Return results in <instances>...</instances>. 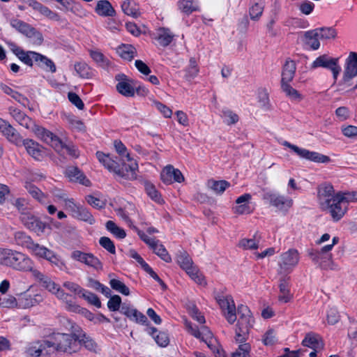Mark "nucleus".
Returning a JSON list of instances; mask_svg holds the SVG:
<instances>
[{
    "instance_id": "1",
    "label": "nucleus",
    "mask_w": 357,
    "mask_h": 357,
    "mask_svg": "<svg viewBox=\"0 0 357 357\" xmlns=\"http://www.w3.org/2000/svg\"><path fill=\"white\" fill-rule=\"evenodd\" d=\"M317 199L320 208L337 222L347 213L349 204L357 202V192H335L331 184L325 183L317 188Z\"/></svg>"
},
{
    "instance_id": "2",
    "label": "nucleus",
    "mask_w": 357,
    "mask_h": 357,
    "mask_svg": "<svg viewBox=\"0 0 357 357\" xmlns=\"http://www.w3.org/2000/svg\"><path fill=\"white\" fill-rule=\"evenodd\" d=\"M114 147L121 157V165L109 155L105 154L101 151L96 152L98 161L110 172H113L121 178L128 180L136 179L138 170L137 162L130 157L126 147L121 141H115Z\"/></svg>"
},
{
    "instance_id": "3",
    "label": "nucleus",
    "mask_w": 357,
    "mask_h": 357,
    "mask_svg": "<svg viewBox=\"0 0 357 357\" xmlns=\"http://www.w3.org/2000/svg\"><path fill=\"white\" fill-rule=\"evenodd\" d=\"M0 263L20 271H34L32 260L26 255L10 249H0Z\"/></svg>"
},
{
    "instance_id": "4",
    "label": "nucleus",
    "mask_w": 357,
    "mask_h": 357,
    "mask_svg": "<svg viewBox=\"0 0 357 357\" xmlns=\"http://www.w3.org/2000/svg\"><path fill=\"white\" fill-rule=\"evenodd\" d=\"M32 275L38 280L43 288L54 295L58 299L65 302L68 310L76 312L78 310L79 307L71 300H69L70 296L64 292L59 284H56L50 278L45 275L38 270L32 271Z\"/></svg>"
},
{
    "instance_id": "5",
    "label": "nucleus",
    "mask_w": 357,
    "mask_h": 357,
    "mask_svg": "<svg viewBox=\"0 0 357 357\" xmlns=\"http://www.w3.org/2000/svg\"><path fill=\"white\" fill-rule=\"evenodd\" d=\"M236 316L238 318L235 329V341L237 343L245 342L248 339L249 331L253 326L254 319L250 309L243 305L238 307Z\"/></svg>"
},
{
    "instance_id": "6",
    "label": "nucleus",
    "mask_w": 357,
    "mask_h": 357,
    "mask_svg": "<svg viewBox=\"0 0 357 357\" xmlns=\"http://www.w3.org/2000/svg\"><path fill=\"white\" fill-rule=\"evenodd\" d=\"M65 321V327L70 332V334L58 333L53 335L51 339L53 342L56 351L74 353L79 350V343L74 333L70 330V325Z\"/></svg>"
},
{
    "instance_id": "7",
    "label": "nucleus",
    "mask_w": 357,
    "mask_h": 357,
    "mask_svg": "<svg viewBox=\"0 0 357 357\" xmlns=\"http://www.w3.org/2000/svg\"><path fill=\"white\" fill-rule=\"evenodd\" d=\"M338 241L337 237H333L331 244L322 247L319 250H310L308 252V256L315 264H318L321 268L337 270V266L333 262L332 254L329 252L338 243Z\"/></svg>"
},
{
    "instance_id": "8",
    "label": "nucleus",
    "mask_w": 357,
    "mask_h": 357,
    "mask_svg": "<svg viewBox=\"0 0 357 357\" xmlns=\"http://www.w3.org/2000/svg\"><path fill=\"white\" fill-rule=\"evenodd\" d=\"M15 236L18 238L24 239V242L27 243V248L33 255L37 257L45 259L52 264H54L58 266L60 265H63V261L59 259V258L54 253L53 251L49 250L43 245L34 243L29 236H26L23 233H17Z\"/></svg>"
},
{
    "instance_id": "9",
    "label": "nucleus",
    "mask_w": 357,
    "mask_h": 357,
    "mask_svg": "<svg viewBox=\"0 0 357 357\" xmlns=\"http://www.w3.org/2000/svg\"><path fill=\"white\" fill-rule=\"evenodd\" d=\"M300 258V253L295 248H290L282 252L278 261V274L280 277H288L298 266Z\"/></svg>"
},
{
    "instance_id": "10",
    "label": "nucleus",
    "mask_w": 357,
    "mask_h": 357,
    "mask_svg": "<svg viewBox=\"0 0 357 357\" xmlns=\"http://www.w3.org/2000/svg\"><path fill=\"white\" fill-rule=\"evenodd\" d=\"M8 112L20 126L33 132L40 139L45 137L44 135L45 133L49 135V136L51 135L50 131L36 125L30 117L19 109L10 107L8 108Z\"/></svg>"
},
{
    "instance_id": "11",
    "label": "nucleus",
    "mask_w": 357,
    "mask_h": 357,
    "mask_svg": "<svg viewBox=\"0 0 357 357\" xmlns=\"http://www.w3.org/2000/svg\"><path fill=\"white\" fill-rule=\"evenodd\" d=\"M177 261L180 266L185 270L187 274L196 283L203 285L206 284L204 276L199 271L197 267L193 264L192 259L186 252L181 251L179 252L177 256Z\"/></svg>"
},
{
    "instance_id": "12",
    "label": "nucleus",
    "mask_w": 357,
    "mask_h": 357,
    "mask_svg": "<svg viewBox=\"0 0 357 357\" xmlns=\"http://www.w3.org/2000/svg\"><path fill=\"white\" fill-rule=\"evenodd\" d=\"M26 351L31 357H52L56 353L51 337L32 343Z\"/></svg>"
},
{
    "instance_id": "13",
    "label": "nucleus",
    "mask_w": 357,
    "mask_h": 357,
    "mask_svg": "<svg viewBox=\"0 0 357 357\" xmlns=\"http://www.w3.org/2000/svg\"><path fill=\"white\" fill-rule=\"evenodd\" d=\"M10 25L19 32L26 36L33 45H40L42 44L43 40L42 33L29 24L22 20L14 19L10 21Z\"/></svg>"
},
{
    "instance_id": "14",
    "label": "nucleus",
    "mask_w": 357,
    "mask_h": 357,
    "mask_svg": "<svg viewBox=\"0 0 357 357\" xmlns=\"http://www.w3.org/2000/svg\"><path fill=\"white\" fill-rule=\"evenodd\" d=\"M284 146L290 149L298 157L306 159L315 162L326 163L330 161V158L327 155H322L315 151H310L307 149L300 148L287 141L282 142Z\"/></svg>"
},
{
    "instance_id": "15",
    "label": "nucleus",
    "mask_w": 357,
    "mask_h": 357,
    "mask_svg": "<svg viewBox=\"0 0 357 357\" xmlns=\"http://www.w3.org/2000/svg\"><path fill=\"white\" fill-rule=\"evenodd\" d=\"M50 134L51 135L49 136V135L45 133L44 135L45 137H43L41 140L49 144L59 153L63 154L66 153L73 158H77L79 156V151L74 145L64 144L59 138L52 132H50Z\"/></svg>"
},
{
    "instance_id": "16",
    "label": "nucleus",
    "mask_w": 357,
    "mask_h": 357,
    "mask_svg": "<svg viewBox=\"0 0 357 357\" xmlns=\"http://www.w3.org/2000/svg\"><path fill=\"white\" fill-rule=\"evenodd\" d=\"M357 76V53L351 52L346 59L341 84L346 87L351 86V80Z\"/></svg>"
},
{
    "instance_id": "17",
    "label": "nucleus",
    "mask_w": 357,
    "mask_h": 357,
    "mask_svg": "<svg viewBox=\"0 0 357 357\" xmlns=\"http://www.w3.org/2000/svg\"><path fill=\"white\" fill-rule=\"evenodd\" d=\"M227 321L233 324L237 319L236 306L231 296H219L216 298Z\"/></svg>"
},
{
    "instance_id": "18",
    "label": "nucleus",
    "mask_w": 357,
    "mask_h": 357,
    "mask_svg": "<svg viewBox=\"0 0 357 357\" xmlns=\"http://www.w3.org/2000/svg\"><path fill=\"white\" fill-rule=\"evenodd\" d=\"M20 220L27 229L36 233L38 236L43 234L47 227L46 223L42 222L38 217L35 216L30 211L23 213L20 215Z\"/></svg>"
},
{
    "instance_id": "19",
    "label": "nucleus",
    "mask_w": 357,
    "mask_h": 357,
    "mask_svg": "<svg viewBox=\"0 0 357 357\" xmlns=\"http://www.w3.org/2000/svg\"><path fill=\"white\" fill-rule=\"evenodd\" d=\"M311 67L312 68L323 67L330 69L333 73L335 81H336L341 72V67L338 65V59L330 58L326 54L317 57L312 63Z\"/></svg>"
},
{
    "instance_id": "20",
    "label": "nucleus",
    "mask_w": 357,
    "mask_h": 357,
    "mask_svg": "<svg viewBox=\"0 0 357 357\" xmlns=\"http://www.w3.org/2000/svg\"><path fill=\"white\" fill-rule=\"evenodd\" d=\"M70 325V330L74 333L77 339L79 347L83 345L86 349L91 351H96L97 345L96 342L82 330V328L72 321H67Z\"/></svg>"
},
{
    "instance_id": "21",
    "label": "nucleus",
    "mask_w": 357,
    "mask_h": 357,
    "mask_svg": "<svg viewBox=\"0 0 357 357\" xmlns=\"http://www.w3.org/2000/svg\"><path fill=\"white\" fill-rule=\"evenodd\" d=\"M264 199L280 211H287L293 205V200L284 195L274 192H267L264 196Z\"/></svg>"
},
{
    "instance_id": "22",
    "label": "nucleus",
    "mask_w": 357,
    "mask_h": 357,
    "mask_svg": "<svg viewBox=\"0 0 357 357\" xmlns=\"http://www.w3.org/2000/svg\"><path fill=\"white\" fill-rule=\"evenodd\" d=\"M19 308L26 309L35 306L44 300V295L40 291H36L33 293L29 291L21 294L18 296Z\"/></svg>"
},
{
    "instance_id": "23",
    "label": "nucleus",
    "mask_w": 357,
    "mask_h": 357,
    "mask_svg": "<svg viewBox=\"0 0 357 357\" xmlns=\"http://www.w3.org/2000/svg\"><path fill=\"white\" fill-rule=\"evenodd\" d=\"M0 132L11 143L22 146L23 139L20 134L8 121L0 118Z\"/></svg>"
},
{
    "instance_id": "24",
    "label": "nucleus",
    "mask_w": 357,
    "mask_h": 357,
    "mask_svg": "<svg viewBox=\"0 0 357 357\" xmlns=\"http://www.w3.org/2000/svg\"><path fill=\"white\" fill-rule=\"evenodd\" d=\"M185 326L189 333L195 337L204 342L208 347H211L214 340L213 333L208 327L202 326L199 328H197L196 327H193L188 321H185Z\"/></svg>"
},
{
    "instance_id": "25",
    "label": "nucleus",
    "mask_w": 357,
    "mask_h": 357,
    "mask_svg": "<svg viewBox=\"0 0 357 357\" xmlns=\"http://www.w3.org/2000/svg\"><path fill=\"white\" fill-rule=\"evenodd\" d=\"M160 177L163 183L171 184L173 182L181 183L184 181V177L178 169L172 165H167L161 172Z\"/></svg>"
},
{
    "instance_id": "26",
    "label": "nucleus",
    "mask_w": 357,
    "mask_h": 357,
    "mask_svg": "<svg viewBox=\"0 0 357 357\" xmlns=\"http://www.w3.org/2000/svg\"><path fill=\"white\" fill-rule=\"evenodd\" d=\"M22 146H24L27 153L36 160H41L46 155L45 148L31 139H23Z\"/></svg>"
},
{
    "instance_id": "27",
    "label": "nucleus",
    "mask_w": 357,
    "mask_h": 357,
    "mask_svg": "<svg viewBox=\"0 0 357 357\" xmlns=\"http://www.w3.org/2000/svg\"><path fill=\"white\" fill-rule=\"evenodd\" d=\"M116 79L118 81L116 86V90L119 93L126 97H132L135 95V89L125 75L119 74L116 75Z\"/></svg>"
},
{
    "instance_id": "28",
    "label": "nucleus",
    "mask_w": 357,
    "mask_h": 357,
    "mask_svg": "<svg viewBox=\"0 0 357 357\" xmlns=\"http://www.w3.org/2000/svg\"><path fill=\"white\" fill-rule=\"evenodd\" d=\"M289 277H280L279 280L278 300L282 303H288L293 298V294H291L289 289Z\"/></svg>"
},
{
    "instance_id": "29",
    "label": "nucleus",
    "mask_w": 357,
    "mask_h": 357,
    "mask_svg": "<svg viewBox=\"0 0 357 357\" xmlns=\"http://www.w3.org/2000/svg\"><path fill=\"white\" fill-rule=\"evenodd\" d=\"M251 197V195L248 193L244 194L238 197L236 200V206L233 208L234 213L239 215L250 213L252 210L249 204Z\"/></svg>"
},
{
    "instance_id": "30",
    "label": "nucleus",
    "mask_w": 357,
    "mask_h": 357,
    "mask_svg": "<svg viewBox=\"0 0 357 357\" xmlns=\"http://www.w3.org/2000/svg\"><path fill=\"white\" fill-rule=\"evenodd\" d=\"M66 175L73 182H78L86 186L90 185V181L84 174L76 167H69L66 170Z\"/></svg>"
},
{
    "instance_id": "31",
    "label": "nucleus",
    "mask_w": 357,
    "mask_h": 357,
    "mask_svg": "<svg viewBox=\"0 0 357 357\" xmlns=\"http://www.w3.org/2000/svg\"><path fill=\"white\" fill-rule=\"evenodd\" d=\"M175 35L169 29L161 27L157 30L155 39L162 47L168 46L174 40Z\"/></svg>"
},
{
    "instance_id": "32",
    "label": "nucleus",
    "mask_w": 357,
    "mask_h": 357,
    "mask_svg": "<svg viewBox=\"0 0 357 357\" xmlns=\"http://www.w3.org/2000/svg\"><path fill=\"white\" fill-rule=\"evenodd\" d=\"M296 69V66L295 62L292 60L287 59L283 66L281 82H291L295 75Z\"/></svg>"
},
{
    "instance_id": "33",
    "label": "nucleus",
    "mask_w": 357,
    "mask_h": 357,
    "mask_svg": "<svg viewBox=\"0 0 357 357\" xmlns=\"http://www.w3.org/2000/svg\"><path fill=\"white\" fill-rule=\"evenodd\" d=\"M304 347L311 348L314 350L321 349L324 347L320 337L314 333H307L302 342Z\"/></svg>"
},
{
    "instance_id": "34",
    "label": "nucleus",
    "mask_w": 357,
    "mask_h": 357,
    "mask_svg": "<svg viewBox=\"0 0 357 357\" xmlns=\"http://www.w3.org/2000/svg\"><path fill=\"white\" fill-rule=\"evenodd\" d=\"M116 53L121 59L130 61L137 55V50L131 45L122 44L116 48Z\"/></svg>"
},
{
    "instance_id": "35",
    "label": "nucleus",
    "mask_w": 357,
    "mask_h": 357,
    "mask_svg": "<svg viewBox=\"0 0 357 357\" xmlns=\"http://www.w3.org/2000/svg\"><path fill=\"white\" fill-rule=\"evenodd\" d=\"M264 9V0H252V5L249 9L250 19L254 21H258Z\"/></svg>"
},
{
    "instance_id": "36",
    "label": "nucleus",
    "mask_w": 357,
    "mask_h": 357,
    "mask_svg": "<svg viewBox=\"0 0 357 357\" xmlns=\"http://www.w3.org/2000/svg\"><path fill=\"white\" fill-rule=\"evenodd\" d=\"M96 12L100 16H114L115 10L107 0H101L97 3Z\"/></svg>"
},
{
    "instance_id": "37",
    "label": "nucleus",
    "mask_w": 357,
    "mask_h": 357,
    "mask_svg": "<svg viewBox=\"0 0 357 357\" xmlns=\"http://www.w3.org/2000/svg\"><path fill=\"white\" fill-rule=\"evenodd\" d=\"M319 37L314 29L305 32L304 40L306 45L310 46L312 50H317L320 47Z\"/></svg>"
},
{
    "instance_id": "38",
    "label": "nucleus",
    "mask_w": 357,
    "mask_h": 357,
    "mask_svg": "<svg viewBox=\"0 0 357 357\" xmlns=\"http://www.w3.org/2000/svg\"><path fill=\"white\" fill-rule=\"evenodd\" d=\"M178 9L184 14L189 15L194 11L199 10L197 2L190 0H181L178 2Z\"/></svg>"
},
{
    "instance_id": "39",
    "label": "nucleus",
    "mask_w": 357,
    "mask_h": 357,
    "mask_svg": "<svg viewBox=\"0 0 357 357\" xmlns=\"http://www.w3.org/2000/svg\"><path fill=\"white\" fill-rule=\"evenodd\" d=\"M74 69L78 76L84 79H89L93 76V70L85 62H77L74 65Z\"/></svg>"
},
{
    "instance_id": "40",
    "label": "nucleus",
    "mask_w": 357,
    "mask_h": 357,
    "mask_svg": "<svg viewBox=\"0 0 357 357\" xmlns=\"http://www.w3.org/2000/svg\"><path fill=\"white\" fill-rule=\"evenodd\" d=\"M122 10L127 15L132 16L135 18L140 15L139 6L132 0H125L121 4Z\"/></svg>"
},
{
    "instance_id": "41",
    "label": "nucleus",
    "mask_w": 357,
    "mask_h": 357,
    "mask_svg": "<svg viewBox=\"0 0 357 357\" xmlns=\"http://www.w3.org/2000/svg\"><path fill=\"white\" fill-rule=\"evenodd\" d=\"M72 216L84 222L92 225L95 222V220L91 213L82 205L77 208V209L72 214Z\"/></svg>"
},
{
    "instance_id": "42",
    "label": "nucleus",
    "mask_w": 357,
    "mask_h": 357,
    "mask_svg": "<svg viewBox=\"0 0 357 357\" xmlns=\"http://www.w3.org/2000/svg\"><path fill=\"white\" fill-rule=\"evenodd\" d=\"M260 237L255 234L252 238H243L238 242V247L243 250H257L259 248Z\"/></svg>"
},
{
    "instance_id": "43",
    "label": "nucleus",
    "mask_w": 357,
    "mask_h": 357,
    "mask_svg": "<svg viewBox=\"0 0 357 357\" xmlns=\"http://www.w3.org/2000/svg\"><path fill=\"white\" fill-rule=\"evenodd\" d=\"M33 56L35 57V61L38 63L40 67L49 70L52 73L56 72V66L51 59L39 53L33 54Z\"/></svg>"
},
{
    "instance_id": "44",
    "label": "nucleus",
    "mask_w": 357,
    "mask_h": 357,
    "mask_svg": "<svg viewBox=\"0 0 357 357\" xmlns=\"http://www.w3.org/2000/svg\"><path fill=\"white\" fill-rule=\"evenodd\" d=\"M89 55L97 64L102 68L108 67L110 64L109 59L98 50H90Z\"/></svg>"
},
{
    "instance_id": "45",
    "label": "nucleus",
    "mask_w": 357,
    "mask_h": 357,
    "mask_svg": "<svg viewBox=\"0 0 357 357\" xmlns=\"http://www.w3.org/2000/svg\"><path fill=\"white\" fill-rule=\"evenodd\" d=\"M281 88L286 96L292 100L301 101L303 99L302 95L294 89L289 82H281Z\"/></svg>"
},
{
    "instance_id": "46",
    "label": "nucleus",
    "mask_w": 357,
    "mask_h": 357,
    "mask_svg": "<svg viewBox=\"0 0 357 357\" xmlns=\"http://www.w3.org/2000/svg\"><path fill=\"white\" fill-rule=\"evenodd\" d=\"M157 329L155 328H150L148 329V333L153 336L156 343L160 347H166L169 344V337L165 332H160L157 335Z\"/></svg>"
},
{
    "instance_id": "47",
    "label": "nucleus",
    "mask_w": 357,
    "mask_h": 357,
    "mask_svg": "<svg viewBox=\"0 0 357 357\" xmlns=\"http://www.w3.org/2000/svg\"><path fill=\"white\" fill-rule=\"evenodd\" d=\"M315 30L321 40L335 39L337 36V31L333 27H321Z\"/></svg>"
},
{
    "instance_id": "48",
    "label": "nucleus",
    "mask_w": 357,
    "mask_h": 357,
    "mask_svg": "<svg viewBox=\"0 0 357 357\" xmlns=\"http://www.w3.org/2000/svg\"><path fill=\"white\" fill-rule=\"evenodd\" d=\"M15 54L17 57L25 64L31 66L33 65V61H35V57L33 56V54H38L36 52L29 51L24 52L22 49L17 48L15 50Z\"/></svg>"
},
{
    "instance_id": "49",
    "label": "nucleus",
    "mask_w": 357,
    "mask_h": 357,
    "mask_svg": "<svg viewBox=\"0 0 357 357\" xmlns=\"http://www.w3.org/2000/svg\"><path fill=\"white\" fill-rule=\"evenodd\" d=\"M229 183L226 181H214L210 180L208 181V186L214 192L217 194L222 193L229 186Z\"/></svg>"
},
{
    "instance_id": "50",
    "label": "nucleus",
    "mask_w": 357,
    "mask_h": 357,
    "mask_svg": "<svg viewBox=\"0 0 357 357\" xmlns=\"http://www.w3.org/2000/svg\"><path fill=\"white\" fill-rule=\"evenodd\" d=\"M0 307L6 308H19V298H16L12 295L0 297Z\"/></svg>"
},
{
    "instance_id": "51",
    "label": "nucleus",
    "mask_w": 357,
    "mask_h": 357,
    "mask_svg": "<svg viewBox=\"0 0 357 357\" xmlns=\"http://www.w3.org/2000/svg\"><path fill=\"white\" fill-rule=\"evenodd\" d=\"M144 188L147 195L151 199L159 204L162 203L163 200L161 198L160 193L152 183L149 182H145Z\"/></svg>"
},
{
    "instance_id": "52",
    "label": "nucleus",
    "mask_w": 357,
    "mask_h": 357,
    "mask_svg": "<svg viewBox=\"0 0 357 357\" xmlns=\"http://www.w3.org/2000/svg\"><path fill=\"white\" fill-rule=\"evenodd\" d=\"M109 284L113 289L125 296H128L130 294L129 288L119 280L111 279Z\"/></svg>"
},
{
    "instance_id": "53",
    "label": "nucleus",
    "mask_w": 357,
    "mask_h": 357,
    "mask_svg": "<svg viewBox=\"0 0 357 357\" xmlns=\"http://www.w3.org/2000/svg\"><path fill=\"white\" fill-rule=\"evenodd\" d=\"M152 249L153 252L165 262L169 263L172 261V258L165 248L162 244H160L158 241L154 245Z\"/></svg>"
},
{
    "instance_id": "54",
    "label": "nucleus",
    "mask_w": 357,
    "mask_h": 357,
    "mask_svg": "<svg viewBox=\"0 0 357 357\" xmlns=\"http://www.w3.org/2000/svg\"><path fill=\"white\" fill-rule=\"evenodd\" d=\"M106 228L119 238H124L126 236L124 229L118 227L113 221L109 220L106 222Z\"/></svg>"
},
{
    "instance_id": "55",
    "label": "nucleus",
    "mask_w": 357,
    "mask_h": 357,
    "mask_svg": "<svg viewBox=\"0 0 357 357\" xmlns=\"http://www.w3.org/2000/svg\"><path fill=\"white\" fill-rule=\"evenodd\" d=\"M251 346L248 343H240L232 357H250Z\"/></svg>"
},
{
    "instance_id": "56",
    "label": "nucleus",
    "mask_w": 357,
    "mask_h": 357,
    "mask_svg": "<svg viewBox=\"0 0 357 357\" xmlns=\"http://www.w3.org/2000/svg\"><path fill=\"white\" fill-rule=\"evenodd\" d=\"M223 121L227 125L235 124L238 121V116L230 109H225L222 112Z\"/></svg>"
},
{
    "instance_id": "57",
    "label": "nucleus",
    "mask_w": 357,
    "mask_h": 357,
    "mask_svg": "<svg viewBox=\"0 0 357 357\" xmlns=\"http://www.w3.org/2000/svg\"><path fill=\"white\" fill-rule=\"evenodd\" d=\"M25 188L33 198L36 199L40 202H45V196L43 193L37 187L30 183H26Z\"/></svg>"
},
{
    "instance_id": "58",
    "label": "nucleus",
    "mask_w": 357,
    "mask_h": 357,
    "mask_svg": "<svg viewBox=\"0 0 357 357\" xmlns=\"http://www.w3.org/2000/svg\"><path fill=\"white\" fill-rule=\"evenodd\" d=\"M81 294H82V296L84 299H86L90 304L93 305L94 306H96L97 307H101L100 301L96 294H94L90 291H86L84 289V291H82Z\"/></svg>"
},
{
    "instance_id": "59",
    "label": "nucleus",
    "mask_w": 357,
    "mask_h": 357,
    "mask_svg": "<svg viewBox=\"0 0 357 357\" xmlns=\"http://www.w3.org/2000/svg\"><path fill=\"white\" fill-rule=\"evenodd\" d=\"M199 73V68L195 58H190L189 61V66L186 70V76L188 78L195 77Z\"/></svg>"
},
{
    "instance_id": "60",
    "label": "nucleus",
    "mask_w": 357,
    "mask_h": 357,
    "mask_svg": "<svg viewBox=\"0 0 357 357\" xmlns=\"http://www.w3.org/2000/svg\"><path fill=\"white\" fill-rule=\"evenodd\" d=\"M341 131L346 137L354 139L357 137V126L352 125H343Z\"/></svg>"
},
{
    "instance_id": "61",
    "label": "nucleus",
    "mask_w": 357,
    "mask_h": 357,
    "mask_svg": "<svg viewBox=\"0 0 357 357\" xmlns=\"http://www.w3.org/2000/svg\"><path fill=\"white\" fill-rule=\"evenodd\" d=\"M264 344L266 346H272L278 341L275 332L273 329L268 330L262 339Z\"/></svg>"
},
{
    "instance_id": "62",
    "label": "nucleus",
    "mask_w": 357,
    "mask_h": 357,
    "mask_svg": "<svg viewBox=\"0 0 357 357\" xmlns=\"http://www.w3.org/2000/svg\"><path fill=\"white\" fill-rule=\"evenodd\" d=\"M153 105L163 115L165 118H171L172 115V110L169 107L157 100H153Z\"/></svg>"
},
{
    "instance_id": "63",
    "label": "nucleus",
    "mask_w": 357,
    "mask_h": 357,
    "mask_svg": "<svg viewBox=\"0 0 357 357\" xmlns=\"http://www.w3.org/2000/svg\"><path fill=\"white\" fill-rule=\"evenodd\" d=\"M86 199L87 202L91 206H92L93 207H94L96 208H98V209L102 208L106 205L105 200L101 199H100L98 197H96L92 196V195H88L86 197Z\"/></svg>"
},
{
    "instance_id": "64",
    "label": "nucleus",
    "mask_w": 357,
    "mask_h": 357,
    "mask_svg": "<svg viewBox=\"0 0 357 357\" xmlns=\"http://www.w3.org/2000/svg\"><path fill=\"white\" fill-rule=\"evenodd\" d=\"M39 13L51 20L59 21L60 17L58 13L51 10L47 6L43 5Z\"/></svg>"
}]
</instances>
